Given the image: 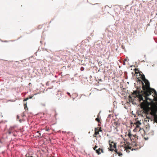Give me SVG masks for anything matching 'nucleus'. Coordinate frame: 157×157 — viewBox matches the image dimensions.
<instances>
[{
	"label": "nucleus",
	"mask_w": 157,
	"mask_h": 157,
	"mask_svg": "<svg viewBox=\"0 0 157 157\" xmlns=\"http://www.w3.org/2000/svg\"><path fill=\"white\" fill-rule=\"evenodd\" d=\"M134 91H133V93L132 94V95H129V96L128 97L129 98V101H130V100H132V97H133L134 98H136V97L138 98L139 100V102L141 103V104H140L141 108V109H142V110L140 112H141L140 114H141V113L142 112V113H144L145 114H148V112H149V109H150L149 106H150L151 107H152V108H151V111L152 109V108H153V105L155 103H154L153 104H152L153 103V101H152V100L148 98V96H147V99H146V101H147V102H148V103H149L150 104L149 105H148V106H144V107H142V106H141L142 104V103L143 102H144V101H145V100H146V99L144 98V95H143L142 97L143 98V100L140 101V99L139 98V97H138V96L136 97L135 95V96H134V95L133 94ZM150 114L151 115V112H150Z\"/></svg>",
	"instance_id": "obj_1"
},
{
	"label": "nucleus",
	"mask_w": 157,
	"mask_h": 157,
	"mask_svg": "<svg viewBox=\"0 0 157 157\" xmlns=\"http://www.w3.org/2000/svg\"><path fill=\"white\" fill-rule=\"evenodd\" d=\"M135 124L136 125L135 128L134 129L133 131L135 132H139L140 131H143L144 132V130L143 129H141L140 127V125H141V123L139 121H137L135 123Z\"/></svg>",
	"instance_id": "obj_2"
},
{
	"label": "nucleus",
	"mask_w": 157,
	"mask_h": 157,
	"mask_svg": "<svg viewBox=\"0 0 157 157\" xmlns=\"http://www.w3.org/2000/svg\"><path fill=\"white\" fill-rule=\"evenodd\" d=\"M109 148H108L109 151H113L114 150V148H116V143H114L113 141L109 140Z\"/></svg>",
	"instance_id": "obj_3"
},
{
	"label": "nucleus",
	"mask_w": 157,
	"mask_h": 157,
	"mask_svg": "<svg viewBox=\"0 0 157 157\" xmlns=\"http://www.w3.org/2000/svg\"><path fill=\"white\" fill-rule=\"evenodd\" d=\"M128 136L129 137V138L131 139V140H132L134 141V138L132 137V136H136V135H133L131 133V131L129 130L128 131Z\"/></svg>",
	"instance_id": "obj_4"
},
{
	"label": "nucleus",
	"mask_w": 157,
	"mask_h": 157,
	"mask_svg": "<svg viewBox=\"0 0 157 157\" xmlns=\"http://www.w3.org/2000/svg\"><path fill=\"white\" fill-rule=\"evenodd\" d=\"M112 124L113 126L114 127V129L116 130L117 131H118L117 127L119 126L118 123L116 122H114L112 123Z\"/></svg>",
	"instance_id": "obj_5"
},
{
	"label": "nucleus",
	"mask_w": 157,
	"mask_h": 157,
	"mask_svg": "<svg viewBox=\"0 0 157 157\" xmlns=\"http://www.w3.org/2000/svg\"><path fill=\"white\" fill-rule=\"evenodd\" d=\"M101 153L104 152L103 149L100 148H99L98 149H97L96 150V152L98 155H99L101 153Z\"/></svg>",
	"instance_id": "obj_6"
},
{
	"label": "nucleus",
	"mask_w": 157,
	"mask_h": 157,
	"mask_svg": "<svg viewBox=\"0 0 157 157\" xmlns=\"http://www.w3.org/2000/svg\"><path fill=\"white\" fill-rule=\"evenodd\" d=\"M136 81L137 82H139L140 83H141L142 84V88L143 89V85H145V84H144L143 81H141L139 78H136Z\"/></svg>",
	"instance_id": "obj_7"
},
{
	"label": "nucleus",
	"mask_w": 157,
	"mask_h": 157,
	"mask_svg": "<svg viewBox=\"0 0 157 157\" xmlns=\"http://www.w3.org/2000/svg\"><path fill=\"white\" fill-rule=\"evenodd\" d=\"M94 131V133H95V134L97 135L99 134V131L98 130V129L97 128H95Z\"/></svg>",
	"instance_id": "obj_8"
},
{
	"label": "nucleus",
	"mask_w": 157,
	"mask_h": 157,
	"mask_svg": "<svg viewBox=\"0 0 157 157\" xmlns=\"http://www.w3.org/2000/svg\"><path fill=\"white\" fill-rule=\"evenodd\" d=\"M131 149V147L128 146H125L124 147V150H127V149Z\"/></svg>",
	"instance_id": "obj_9"
},
{
	"label": "nucleus",
	"mask_w": 157,
	"mask_h": 157,
	"mask_svg": "<svg viewBox=\"0 0 157 157\" xmlns=\"http://www.w3.org/2000/svg\"><path fill=\"white\" fill-rule=\"evenodd\" d=\"M135 73H140V72H139V71L138 70V68L135 69Z\"/></svg>",
	"instance_id": "obj_10"
},
{
	"label": "nucleus",
	"mask_w": 157,
	"mask_h": 157,
	"mask_svg": "<svg viewBox=\"0 0 157 157\" xmlns=\"http://www.w3.org/2000/svg\"><path fill=\"white\" fill-rule=\"evenodd\" d=\"M146 117H147V118H145V119H144V121H149V120H148L149 119H150V118H149V117H147V115H146Z\"/></svg>",
	"instance_id": "obj_11"
},
{
	"label": "nucleus",
	"mask_w": 157,
	"mask_h": 157,
	"mask_svg": "<svg viewBox=\"0 0 157 157\" xmlns=\"http://www.w3.org/2000/svg\"><path fill=\"white\" fill-rule=\"evenodd\" d=\"M95 120L96 121H98V123L100 122V120L99 118L98 117L97 118H96L95 119Z\"/></svg>",
	"instance_id": "obj_12"
},
{
	"label": "nucleus",
	"mask_w": 157,
	"mask_h": 157,
	"mask_svg": "<svg viewBox=\"0 0 157 157\" xmlns=\"http://www.w3.org/2000/svg\"><path fill=\"white\" fill-rule=\"evenodd\" d=\"M132 137L134 138V140L135 141L136 140V138H137V136L136 135V136H132Z\"/></svg>",
	"instance_id": "obj_13"
},
{
	"label": "nucleus",
	"mask_w": 157,
	"mask_h": 157,
	"mask_svg": "<svg viewBox=\"0 0 157 157\" xmlns=\"http://www.w3.org/2000/svg\"><path fill=\"white\" fill-rule=\"evenodd\" d=\"M24 107L25 109H26V108L28 109V108H27V104H26V103H25V104H24Z\"/></svg>",
	"instance_id": "obj_14"
},
{
	"label": "nucleus",
	"mask_w": 157,
	"mask_h": 157,
	"mask_svg": "<svg viewBox=\"0 0 157 157\" xmlns=\"http://www.w3.org/2000/svg\"><path fill=\"white\" fill-rule=\"evenodd\" d=\"M97 128L98 129V130L99 132H101L102 131L101 129V127H100V128L98 127Z\"/></svg>",
	"instance_id": "obj_15"
},
{
	"label": "nucleus",
	"mask_w": 157,
	"mask_h": 157,
	"mask_svg": "<svg viewBox=\"0 0 157 157\" xmlns=\"http://www.w3.org/2000/svg\"><path fill=\"white\" fill-rule=\"evenodd\" d=\"M43 25H40L38 26V28L39 29H40L42 28V27H43Z\"/></svg>",
	"instance_id": "obj_16"
},
{
	"label": "nucleus",
	"mask_w": 157,
	"mask_h": 157,
	"mask_svg": "<svg viewBox=\"0 0 157 157\" xmlns=\"http://www.w3.org/2000/svg\"><path fill=\"white\" fill-rule=\"evenodd\" d=\"M117 154H118V155L119 156H120L122 155V153H121V152H120L119 151L117 153Z\"/></svg>",
	"instance_id": "obj_17"
},
{
	"label": "nucleus",
	"mask_w": 157,
	"mask_h": 157,
	"mask_svg": "<svg viewBox=\"0 0 157 157\" xmlns=\"http://www.w3.org/2000/svg\"><path fill=\"white\" fill-rule=\"evenodd\" d=\"M97 147H98V146H95V147H93V148L94 150L96 151V148H97Z\"/></svg>",
	"instance_id": "obj_18"
},
{
	"label": "nucleus",
	"mask_w": 157,
	"mask_h": 157,
	"mask_svg": "<svg viewBox=\"0 0 157 157\" xmlns=\"http://www.w3.org/2000/svg\"><path fill=\"white\" fill-rule=\"evenodd\" d=\"M115 150H114L113 151H114L116 153H117L119 151H118L117 150L116 148H115Z\"/></svg>",
	"instance_id": "obj_19"
},
{
	"label": "nucleus",
	"mask_w": 157,
	"mask_h": 157,
	"mask_svg": "<svg viewBox=\"0 0 157 157\" xmlns=\"http://www.w3.org/2000/svg\"><path fill=\"white\" fill-rule=\"evenodd\" d=\"M97 135L96 134H95V133H94V134L93 135V137H96Z\"/></svg>",
	"instance_id": "obj_20"
},
{
	"label": "nucleus",
	"mask_w": 157,
	"mask_h": 157,
	"mask_svg": "<svg viewBox=\"0 0 157 157\" xmlns=\"http://www.w3.org/2000/svg\"><path fill=\"white\" fill-rule=\"evenodd\" d=\"M28 99H29V98H26L24 100V101H27Z\"/></svg>",
	"instance_id": "obj_21"
},
{
	"label": "nucleus",
	"mask_w": 157,
	"mask_h": 157,
	"mask_svg": "<svg viewBox=\"0 0 157 157\" xmlns=\"http://www.w3.org/2000/svg\"><path fill=\"white\" fill-rule=\"evenodd\" d=\"M67 94L70 96H71V95L70 94V93H68V92H67Z\"/></svg>",
	"instance_id": "obj_22"
},
{
	"label": "nucleus",
	"mask_w": 157,
	"mask_h": 157,
	"mask_svg": "<svg viewBox=\"0 0 157 157\" xmlns=\"http://www.w3.org/2000/svg\"><path fill=\"white\" fill-rule=\"evenodd\" d=\"M19 116H17V118L19 119Z\"/></svg>",
	"instance_id": "obj_23"
},
{
	"label": "nucleus",
	"mask_w": 157,
	"mask_h": 157,
	"mask_svg": "<svg viewBox=\"0 0 157 157\" xmlns=\"http://www.w3.org/2000/svg\"><path fill=\"white\" fill-rule=\"evenodd\" d=\"M99 80L100 81H102V80H101V79H99Z\"/></svg>",
	"instance_id": "obj_24"
},
{
	"label": "nucleus",
	"mask_w": 157,
	"mask_h": 157,
	"mask_svg": "<svg viewBox=\"0 0 157 157\" xmlns=\"http://www.w3.org/2000/svg\"><path fill=\"white\" fill-rule=\"evenodd\" d=\"M32 98V97H30V98Z\"/></svg>",
	"instance_id": "obj_25"
},
{
	"label": "nucleus",
	"mask_w": 157,
	"mask_h": 157,
	"mask_svg": "<svg viewBox=\"0 0 157 157\" xmlns=\"http://www.w3.org/2000/svg\"><path fill=\"white\" fill-rule=\"evenodd\" d=\"M81 70H82V68H81Z\"/></svg>",
	"instance_id": "obj_26"
},
{
	"label": "nucleus",
	"mask_w": 157,
	"mask_h": 157,
	"mask_svg": "<svg viewBox=\"0 0 157 157\" xmlns=\"http://www.w3.org/2000/svg\"><path fill=\"white\" fill-rule=\"evenodd\" d=\"M81 70H82V68H81Z\"/></svg>",
	"instance_id": "obj_27"
}]
</instances>
